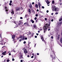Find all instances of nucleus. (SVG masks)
I'll list each match as a JSON object with an SVG mask.
<instances>
[{"instance_id":"4be33fe9","label":"nucleus","mask_w":62,"mask_h":62,"mask_svg":"<svg viewBox=\"0 0 62 62\" xmlns=\"http://www.w3.org/2000/svg\"><path fill=\"white\" fill-rule=\"evenodd\" d=\"M24 25H25L26 24H27V23L26 22L25 23H24Z\"/></svg>"},{"instance_id":"c85d7f7f","label":"nucleus","mask_w":62,"mask_h":62,"mask_svg":"<svg viewBox=\"0 0 62 62\" xmlns=\"http://www.w3.org/2000/svg\"><path fill=\"white\" fill-rule=\"evenodd\" d=\"M35 16L36 17H37L38 16V14H37Z\"/></svg>"},{"instance_id":"f257e3e1","label":"nucleus","mask_w":62,"mask_h":62,"mask_svg":"<svg viewBox=\"0 0 62 62\" xmlns=\"http://www.w3.org/2000/svg\"><path fill=\"white\" fill-rule=\"evenodd\" d=\"M50 26V24H46L43 27V29L44 31H46L48 28H49V27Z\"/></svg>"},{"instance_id":"423d86ee","label":"nucleus","mask_w":62,"mask_h":62,"mask_svg":"<svg viewBox=\"0 0 62 62\" xmlns=\"http://www.w3.org/2000/svg\"><path fill=\"white\" fill-rule=\"evenodd\" d=\"M46 2L47 4H50V2L48 0H47Z\"/></svg>"},{"instance_id":"393cba45","label":"nucleus","mask_w":62,"mask_h":62,"mask_svg":"<svg viewBox=\"0 0 62 62\" xmlns=\"http://www.w3.org/2000/svg\"><path fill=\"white\" fill-rule=\"evenodd\" d=\"M45 21H47V18H45Z\"/></svg>"},{"instance_id":"39448f33","label":"nucleus","mask_w":62,"mask_h":62,"mask_svg":"<svg viewBox=\"0 0 62 62\" xmlns=\"http://www.w3.org/2000/svg\"><path fill=\"white\" fill-rule=\"evenodd\" d=\"M24 53L25 54H26L27 53V51L26 49H25L24 51Z\"/></svg>"},{"instance_id":"6ab92c4d","label":"nucleus","mask_w":62,"mask_h":62,"mask_svg":"<svg viewBox=\"0 0 62 62\" xmlns=\"http://www.w3.org/2000/svg\"><path fill=\"white\" fill-rule=\"evenodd\" d=\"M33 27L34 28H35V27H36V26L35 25H33Z\"/></svg>"},{"instance_id":"7ed1b4c3","label":"nucleus","mask_w":62,"mask_h":62,"mask_svg":"<svg viewBox=\"0 0 62 62\" xmlns=\"http://www.w3.org/2000/svg\"><path fill=\"white\" fill-rule=\"evenodd\" d=\"M11 14H14V11L13 10H12L11 11Z\"/></svg>"},{"instance_id":"680f3d73","label":"nucleus","mask_w":62,"mask_h":62,"mask_svg":"<svg viewBox=\"0 0 62 62\" xmlns=\"http://www.w3.org/2000/svg\"><path fill=\"white\" fill-rule=\"evenodd\" d=\"M1 57H3V56H2Z\"/></svg>"},{"instance_id":"e433bc0d","label":"nucleus","mask_w":62,"mask_h":62,"mask_svg":"<svg viewBox=\"0 0 62 62\" xmlns=\"http://www.w3.org/2000/svg\"><path fill=\"white\" fill-rule=\"evenodd\" d=\"M9 55H11V54L10 53H9Z\"/></svg>"},{"instance_id":"e2e57ef3","label":"nucleus","mask_w":62,"mask_h":62,"mask_svg":"<svg viewBox=\"0 0 62 62\" xmlns=\"http://www.w3.org/2000/svg\"><path fill=\"white\" fill-rule=\"evenodd\" d=\"M53 14H53V13H52V15H53Z\"/></svg>"},{"instance_id":"9d476101","label":"nucleus","mask_w":62,"mask_h":62,"mask_svg":"<svg viewBox=\"0 0 62 62\" xmlns=\"http://www.w3.org/2000/svg\"><path fill=\"white\" fill-rule=\"evenodd\" d=\"M31 21L32 22V23H34V21H33V20H32V19H31Z\"/></svg>"},{"instance_id":"412c9836","label":"nucleus","mask_w":62,"mask_h":62,"mask_svg":"<svg viewBox=\"0 0 62 62\" xmlns=\"http://www.w3.org/2000/svg\"><path fill=\"white\" fill-rule=\"evenodd\" d=\"M23 43H24V44H25V43H26V42L25 41H24Z\"/></svg>"},{"instance_id":"bf43d9fd","label":"nucleus","mask_w":62,"mask_h":62,"mask_svg":"<svg viewBox=\"0 0 62 62\" xmlns=\"http://www.w3.org/2000/svg\"><path fill=\"white\" fill-rule=\"evenodd\" d=\"M13 52H15V51L14 50H13Z\"/></svg>"},{"instance_id":"338daca9","label":"nucleus","mask_w":62,"mask_h":62,"mask_svg":"<svg viewBox=\"0 0 62 62\" xmlns=\"http://www.w3.org/2000/svg\"><path fill=\"white\" fill-rule=\"evenodd\" d=\"M41 12V13H42L43 12Z\"/></svg>"},{"instance_id":"1a4fd4ad","label":"nucleus","mask_w":62,"mask_h":62,"mask_svg":"<svg viewBox=\"0 0 62 62\" xmlns=\"http://www.w3.org/2000/svg\"><path fill=\"white\" fill-rule=\"evenodd\" d=\"M20 9V8H17L16 9V10H19Z\"/></svg>"},{"instance_id":"603ef678","label":"nucleus","mask_w":62,"mask_h":62,"mask_svg":"<svg viewBox=\"0 0 62 62\" xmlns=\"http://www.w3.org/2000/svg\"><path fill=\"white\" fill-rule=\"evenodd\" d=\"M37 55H39V53H37Z\"/></svg>"},{"instance_id":"f3484780","label":"nucleus","mask_w":62,"mask_h":62,"mask_svg":"<svg viewBox=\"0 0 62 62\" xmlns=\"http://www.w3.org/2000/svg\"><path fill=\"white\" fill-rule=\"evenodd\" d=\"M57 9V8H55L54 9V10L55 11H56Z\"/></svg>"},{"instance_id":"0eeeda50","label":"nucleus","mask_w":62,"mask_h":62,"mask_svg":"<svg viewBox=\"0 0 62 62\" xmlns=\"http://www.w3.org/2000/svg\"><path fill=\"white\" fill-rule=\"evenodd\" d=\"M15 35H12V39H14L15 38Z\"/></svg>"},{"instance_id":"13d9d810","label":"nucleus","mask_w":62,"mask_h":62,"mask_svg":"<svg viewBox=\"0 0 62 62\" xmlns=\"http://www.w3.org/2000/svg\"><path fill=\"white\" fill-rule=\"evenodd\" d=\"M31 43V42H30V43H29L28 44V45H29V44Z\"/></svg>"},{"instance_id":"473e14b6","label":"nucleus","mask_w":62,"mask_h":62,"mask_svg":"<svg viewBox=\"0 0 62 62\" xmlns=\"http://www.w3.org/2000/svg\"><path fill=\"white\" fill-rule=\"evenodd\" d=\"M23 38V36H20V38Z\"/></svg>"},{"instance_id":"6e6d98bb","label":"nucleus","mask_w":62,"mask_h":62,"mask_svg":"<svg viewBox=\"0 0 62 62\" xmlns=\"http://www.w3.org/2000/svg\"><path fill=\"white\" fill-rule=\"evenodd\" d=\"M36 35H37V36H38L39 34L38 33H37Z\"/></svg>"},{"instance_id":"2f4dec72","label":"nucleus","mask_w":62,"mask_h":62,"mask_svg":"<svg viewBox=\"0 0 62 62\" xmlns=\"http://www.w3.org/2000/svg\"><path fill=\"white\" fill-rule=\"evenodd\" d=\"M15 59H14V58H13L12 59V61H14Z\"/></svg>"},{"instance_id":"bb28decb","label":"nucleus","mask_w":62,"mask_h":62,"mask_svg":"<svg viewBox=\"0 0 62 62\" xmlns=\"http://www.w3.org/2000/svg\"><path fill=\"white\" fill-rule=\"evenodd\" d=\"M10 3H12V0H10Z\"/></svg>"},{"instance_id":"b1692460","label":"nucleus","mask_w":62,"mask_h":62,"mask_svg":"<svg viewBox=\"0 0 62 62\" xmlns=\"http://www.w3.org/2000/svg\"><path fill=\"white\" fill-rule=\"evenodd\" d=\"M42 28H40V29H39V30L41 31L42 30Z\"/></svg>"},{"instance_id":"ea45409f","label":"nucleus","mask_w":62,"mask_h":62,"mask_svg":"<svg viewBox=\"0 0 62 62\" xmlns=\"http://www.w3.org/2000/svg\"><path fill=\"white\" fill-rule=\"evenodd\" d=\"M59 23H60V24H62V23L61 22H59Z\"/></svg>"},{"instance_id":"0e129e2a","label":"nucleus","mask_w":62,"mask_h":62,"mask_svg":"<svg viewBox=\"0 0 62 62\" xmlns=\"http://www.w3.org/2000/svg\"><path fill=\"white\" fill-rule=\"evenodd\" d=\"M1 45H3V43H2L1 44Z\"/></svg>"},{"instance_id":"8fccbe9b","label":"nucleus","mask_w":62,"mask_h":62,"mask_svg":"<svg viewBox=\"0 0 62 62\" xmlns=\"http://www.w3.org/2000/svg\"><path fill=\"white\" fill-rule=\"evenodd\" d=\"M36 44H35V45H34L35 47H36Z\"/></svg>"},{"instance_id":"37998d69","label":"nucleus","mask_w":62,"mask_h":62,"mask_svg":"<svg viewBox=\"0 0 62 62\" xmlns=\"http://www.w3.org/2000/svg\"><path fill=\"white\" fill-rule=\"evenodd\" d=\"M48 12H49V11H48V10H47V11H46V12H47V13H48Z\"/></svg>"},{"instance_id":"4d7b16f0","label":"nucleus","mask_w":62,"mask_h":62,"mask_svg":"<svg viewBox=\"0 0 62 62\" xmlns=\"http://www.w3.org/2000/svg\"><path fill=\"white\" fill-rule=\"evenodd\" d=\"M38 33H39V32H40V31H38Z\"/></svg>"},{"instance_id":"7c9ffc66","label":"nucleus","mask_w":62,"mask_h":62,"mask_svg":"<svg viewBox=\"0 0 62 62\" xmlns=\"http://www.w3.org/2000/svg\"><path fill=\"white\" fill-rule=\"evenodd\" d=\"M34 4H35V3L34 2H33L32 3V5H34Z\"/></svg>"},{"instance_id":"f704fd0d","label":"nucleus","mask_w":62,"mask_h":62,"mask_svg":"<svg viewBox=\"0 0 62 62\" xmlns=\"http://www.w3.org/2000/svg\"><path fill=\"white\" fill-rule=\"evenodd\" d=\"M5 10L6 11H8V9H6Z\"/></svg>"},{"instance_id":"864d4df0","label":"nucleus","mask_w":62,"mask_h":62,"mask_svg":"<svg viewBox=\"0 0 62 62\" xmlns=\"http://www.w3.org/2000/svg\"><path fill=\"white\" fill-rule=\"evenodd\" d=\"M39 9H38L37 10V11H39Z\"/></svg>"},{"instance_id":"79ce46f5","label":"nucleus","mask_w":62,"mask_h":62,"mask_svg":"<svg viewBox=\"0 0 62 62\" xmlns=\"http://www.w3.org/2000/svg\"><path fill=\"white\" fill-rule=\"evenodd\" d=\"M7 62H9V60H7Z\"/></svg>"},{"instance_id":"72a5a7b5","label":"nucleus","mask_w":62,"mask_h":62,"mask_svg":"<svg viewBox=\"0 0 62 62\" xmlns=\"http://www.w3.org/2000/svg\"><path fill=\"white\" fill-rule=\"evenodd\" d=\"M42 8H44V7L43 6H42Z\"/></svg>"},{"instance_id":"a18cd8bd","label":"nucleus","mask_w":62,"mask_h":62,"mask_svg":"<svg viewBox=\"0 0 62 62\" xmlns=\"http://www.w3.org/2000/svg\"><path fill=\"white\" fill-rule=\"evenodd\" d=\"M22 39H20L19 40L20 41H22Z\"/></svg>"},{"instance_id":"c756f323","label":"nucleus","mask_w":62,"mask_h":62,"mask_svg":"<svg viewBox=\"0 0 62 62\" xmlns=\"http://www.w3.org/2000/svg\"><path fill=\"white\" fill-rule=\"evenodd\" d=\"M25 39L26 40V39H27V38L26 37L25 38Z\"/></svg>"},{"instance_id":"a19ab883","label":"nucleus","mask_w":62,"mask_h":62,"mask_svg":"<svg viewBox=\"0 0 62 62\" xmlns=\"http://www.w3.org/2000/svg\"><path fill=\"white\" fill-rule=\"evenodd\" d=\"M5 10L6 9H7V8L6 7H5Z\"/></svg>"},{"instance_id":"f8f14e48","label":"nucleus","mask_w":62,"mask_h":62,"mask_svg":"<svg viewBox=\"0 0 62 62\" xmlns=\"http://www.w3.org/2000/svg\"><path fill=\"white\" fill-rule=\"evenodd\" d=\"M35 6L36 8H38V7H39V6H38V5L37 4H36L35 5Z\"/></svg>"},{"instance_id":"4c0bfd02","label":"nucleus","mask_w":62,"mask_h":62,"mask_svg":"<svg viewBox=\"0 0 62 62\" xmlns=\"http://www.w3.org/2000/svg\"><path fill=\"white\" fill-rule=\"evenodd\" d=\"M20 61L21 62H23V60H21V61Z\"/></svg>"},{"instance_id":"774afa93","label":"nucleus","mask_w":62,"mask_h":62,"mask_svg":"<svg viewBox=\"0 0 62 62\" xmlns=\"http://www.w3.org/2000/svg\"><path fill=\"white\" fill-rule=\"evenodd\" d=\"M12 18L11 17H10V19H11V18Z\"/></svg>"},{"instance_id":"5701e85b","label":"nucleus","mask_w":62,"mask_h":62,"mask_svg":"<svg viewBox=\"0 0 62 62\" xmlns=\"http://www.w3.org/2000/svg\"><path fill=\"white\" fill-rule=\"evenodd\" d=\"M37 17H36L34 19L35 20H37Z\"/></svg>"},{"instance_id":"49530a36","label":"nucleus","mask_w":62,"mask_h":62,"mask_svg":"<svg viewBox=\"0 0 62 62\" xmlns=\"http://www.w3.org/2000/svg\"><path fill=\"white\" fill-rule=\"evenodd\" d=\"M53 7L54 8H56V7H55V6H53Z\"/></svg>"},{"instance_id":"de8ad7c7","label":"nucleus","mask_w":62,"mask_h":62,"mask_svg":"<svg viewBox=\"0 0 62 62\" xmlns=\"http://www.w3.org/2000/svg\"><path fill=\"white\" fill-rule=\"evenodd\" d=\"M20 18L21 19H23V18L22 17H21Z\"/></svg>"},{"instance_id":"aec40b11","label":"nucleus","mask_w":62,"mask_h":62,"mask_svg":"<svg viewBox=\"0 0 62 62\" xmlns=\"http://www.w3.org/2000/svg\"><path fill=\"white\" fill-rule=\"evenodd\" d=\"M29 12H31V10H30V9H29Z\"/></svg>"},{"instance_id":"5fc2aeb1","label":"nucleus","mask_w":62,"mask_h":62,"mask_svg":"<svg viewBox=\"0 0 62 62\" xmlns=\"http://www.w3.org/2000/svg\"><path fill=\"white\" fill-rule=\"evenodd\" d=\"M48 30V31H50V29H49Z\"/></svg>"},{"instance_id":"20e7f679","label":"nucleus","mask_w":62,"mask_h":62,"mask_svg":"<svg viewBox=\"0 0 62 62\" xmlns=\"http://www.w3.org/2000/svg\"><path fill=\"white\" fill-rule=\"evenodd\" d=\"M41 39H42V41H44V38H43V37L42 36H41Z\"/></svg>"},{"instance_id":"c9c22d12","label":"nucleus","mask_w":62,"mask_h":62,"mask_svg":"<svg viewBox=\"0 0 62 62\" xmlns=\"http://www.w3.org/2000/svg\"><path fill=\"white\" fill-rule=\"evenodd\" d=\"M9 5L10 6H11V5H12V4H11V3H9Z\"/></svg>"},{"instance_id":"58836bf2","label":"nucleus","mask_w":62,"mask_h":62,"mask_svg":"<svg viewBox=\"0 0 62 62\" xmlns=\"http://www.w3.org/2000/svg\"><path fill=\"white\" fill-rule=\"evenodd\" d=\"M51 22H53V21H54V20L53 19H52L51 20Z\"/></svg>"},{"instance_id":"ddd939ff","label":"nucleus","mask_w":62,"mask_h":62,"mask_svg":"<svg viewBox=\"0 0 62 62\" xmlns=\"http://www.w3.org/2000/svg\"><path fill=\"white\" fill-rule=\"evenodd\" d=\"M29 6L30 7V8H32V5H31V4H30L29 5Z\"/></svg>"},{"instance_id":"6e6552de","label":"nucleus","mask_w":62,"mask_h":62,"mask_svg":"<svg viewBox=\"0 0 62 62\" xmlns=\"http://www.w3.org/2000/svg\"><path fill=\"white\" fill-rule=\"evenodd\" d=\"M23 22L20 23L18 24V25H21V24L23 25Z\"/></svg>"},{"instance_id":"a878e982","label":"nucleus","mask_w":62,"mask_h":62,"mask_svg":"<svg viewBox=\"0 0 62 62\" xmlns=\"http://www.w3.org/2000/svg\"><path fill=\"white\" fill-rule=\"evenodd\" d=\"M51 39H53L54 37H53V36H52L51 37Z\"/></svg>"},{"instance_id":"f03ea898","label":"nucleus","mask_w":62,"mask_h":62,"mask_svg":"<svg viewBox=\"0 0 62 62\" xmlns=\"http://www.w3.org/2000/svg\"><path fill=\"white\" fill-rule=\"evenodd\" d=\"M7 53V52L6 51H5L4 52H3L2 54H3V55H6V53Z\"/></svg>"},{"instance_id":"a211bd4d","label":"nucleus","mask_w":62,"mask_h":62,"mask_svg":"<svg viewBox=\"0 0 62 62\" xmlns=\"http://www.w3.org/2000/svg\"><path fill=\"white\" fill-rule=\"evenodd\" d=\"M24 38H23V37L22 38H21V39L22 40H24Z\"/></svg>"},{"instance_id":"4468645a","label":"nucleus","mask_w":62,"mask_h":62,"mask_svg":"<svg viewBox=\"0 0 62 62\" xmlns=\"http://www.w3.org/2000/svg\"><path fill=\"white\" fill-rule=\"evenodd\" d=\"M61 42L62 43V38H61V39H60Z\"/></svg>"},{"instance_id":"3c124183","label":"nucleus","mask_w":62,"mask_h":62,"mask_svg":"<svg viewBox=\"0 0 62 62\" xmlns=\"http://www.w3.org/2000/svg\"><path fill=\"white\" fill-rule=\"evenodd\" d=\"M29 55H28L27 56V57H29Z\"/></svg>"},{"instance_id":"2eb2a0df","label":"nucleus","mask_w":62,"mask_h":62,"mask_svg":"<svg viewBox=\"0 0 62 62\" xmlns=\"http://www.w3.org/2000/svg\"><path fill=\"white\" fill-rule=\"evenodd\" d=\"M62 20V17H61V18H60L59 19V21H61Z\"/></svg>"},{"instance_id":"dca6fc26","label":"nucleus","mask_w":62,"mask_h":62,"mask_svg":"<svg viewBox=\"0 0 62 62\" xmlns=\"http://www.w3.org/2000/svg\"><path fill=\"white\" fill-rule=\"evenodd\" d=\"M52 4H54V1H52Z\"/></svg>"},{"instance_id":"052dcab7","label":"nucleus","mask_w":62,"mask_h":62,"mask_svg":"<svg viewBox=\"0 0 62 62\" xmlns=\"http://www.w3.org/2000/svg\"><path fill=\"white\" fill-rule=\"evenodd\" d=\"M26 16H27V15H26L25 16V17H26Z\"/></svg>"},{"instance_id":"9b49d317","label":"nucleus","mask_w":62,"mask_h":62,"mask_svg":"<svg viewBox=\"0 0 62 62\" xmlns=\"http://www.w3.org/2000/svg\"><path fill=\"white\" fill-rule=\"evenodd\" d=\"M38 5L39 7V8L40 7V3L39 2L38 3Z\"/></svg>"},{"instance_id":"c03bdc74","label":"nucleus","mask_w":62,"mask_h":62,"mask_svg":"<svg viewBox=\"0 0 62 62\" xmlns=\"http://www.w3.org/2000/svg\"><path fill=\"white\" fill-rule=\"evenodd\" d=\"M31 58H33V57H34V56H32L31 57Z\"/></svg>"},{"instance_id":"cd10ccee","label":"nucleus","mask_w":62,"mask_h":62,"mask_svg":"<svg viewBox=\"0 0 62 62\" xmlns=\"http://www.w3.org/2000/svg\"><path fill=\"white\" fill-rule=\"evenodd\" d=\"M58 13L57 12H56L55 13V14L56 15H57V14H58Z\"/></svg>"},{"instance_id":"09e8293b","label":"nucleus","mask_w":62,"mask_h":62,"mask_svg":"<svg viewBox=\"0 0 62 62\" xmlns=\"http://www.w3.org/2000/svg\"><path fill=\"white\" fill-rule=\"evenodd\" d=\"M35 38H37V36H35Z\"/></svg>"},{"instance_id":"69168bd1","label":"nucleus","mask_w":62,"mask_h":62,"mask_svg":"<svg viewBox=\"0 0 62 62\" xmlns=\"http://www.w3.org/2000/svg\"><path fill=\"white\" fill-rule=\"evenodd\" d=\"M32 54L33 55H34V54Z\"/></svg>"}]
</instances>
